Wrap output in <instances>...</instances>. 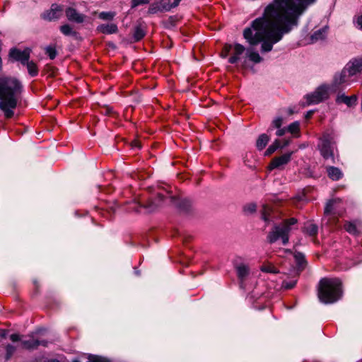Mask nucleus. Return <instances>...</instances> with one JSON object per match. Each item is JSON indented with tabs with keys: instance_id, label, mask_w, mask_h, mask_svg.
I'll list each match as a JSON object with an SVG mask.
<instances>
[{
	"instance_id": "f257e3e1",
	"label": "nucleus",
	"mask_w": 362,
	"mask_h": 362,
	"mask_svg": "<svg viewBox=\"0 0 362 362\" xmlns=\"http://www.w3.org/2000/svg\"><path fill=\"white\" fill-rule=\"evenodd\" d=\"M315 0H273L266 6L263 16L252 22L243 32L252 45L262 42L261 51L268 52L298 24V18Z\"/></svg>"
},
{
	"instance_id": "f03ea898",
	"label": "nucleus",
	"mask_w": 362,
	"mask_h": 362,
	"mask_svg": "<svg viewBox=\"0 0 362 362\" xmlns=\"http://www.w3.org/2000/svg\"><path fill=\"white\" fill-rule=\"evenodd\" d=\"M23 89L21 82L13 77L0 78V109L6 118L13 115L17 100Z\"/></svg>"
},
{
	"instance_id": "7ed1b4c3",
	"label": "nucleus",
	"mask_w": 362,
	"mask_h": 362,
	"mask_svg": "<svg viewBox=\"0 0 362 362\" xmlns=\"http://www.w3.org/2000/svg\"><path fill=\"white\" fill-rule=\"evenodd\" d=\"M341 282L339 279H322L319 283L318 298L325 304L333 303L341 296Z\"/></svg>"
},
{
	"instance_id": "20e7f679",
	"label": "nucleus",
	"mask_w": 362,
	"mask_h": 362,
	"mask_svg": "<svg viewBox=\"0 0 362 362\" xmlns=\"http://www.w3.org/2000/svg\"><path fill=\"white\" fill-rule=\"evenodd\" d=\"M297 220L294 218L284 221L279 225L275 226L271 232L268 234L267 238L270 243H273L281 239L284 245L288 242V233L291 230V226L296 224Z\"/></svg>"
},
{
	"instance_id": "39448f33",
	"label": "nucleus",
	"mask_w": 362,
	"mask_h": 362,
	"mask_svg": "<svg viewBox=\"0 0 362 362\" xmlns=\"http://www.w3.org/2000/svg\"><path fill=\"white\" fill-rule=\"evenodd\" d=\"M164 191L166 194L168 195V198H170V200H173V197L170 195L169 191L167 189H165ZM165 199H167V197L163 192H158L155 200L150 199L146 204H141L137 202H134L132 204L130 209L138 213H141L142 209H145L147 212H152L155 211L160 205V203Z\"/></svg>"
},
{
	"instance_id": "423d86ee",
	"label": "nucleus",
	"mask_w": 362,
	"mask_h": 362,
	"mask_svg": "<svg viewBox=\"0 0 362 362\" xmlns=\"http://www.w3.org/2000/svg\"><path fill=\"white\" fill-rule=\"evenodd\" d=\"M355 81H356V78H354L349 71L344 68L340 73H337L334 75L331 84L332 90L336 92L347 87Z\"/></svg>"
},
{
	"instance_id": "0eeeda50",
	"label": "nucleus",
	"mask_w": 362,
	"mask_h": 362,
	"mask_svg": "<svg viewBox=\"0 0 362 362\" xmlns=\"http://www.w3.org/2000/svg\"><path fill=\"white\" fill-rule=\"evenodd\" d=\"M334 135L331 132H326L320 138L318 148L321 155L325 159L333 158Z\"/></svg>"
},
{
	"instance_id": "6e6552de",
	"label": "nucleus",
	"mask_w": 362,
	"mask_h": 362,
	"mask_svg": "<svg viewBox=\"0 0 362 362\" xmlns=\"http://www.w3.org/2000/svg\"><path fill=\"white\" fill-rule=\"evenodd\" d=\"M245 49L240 44H226L221 53V56L223 58H226L229 54H231V57L228 59V62L230 64H235L240 59V56L243 54Z\"/></svg>"
},
{
	"instance_id": "1a4fd4ad",
	"label": "nucleus",
	"mask_w": 362,
	"mask_h": 362,
	"mask_svg": "<svg viewBox=\"0 0 362 362\" xmlns=\"http://www.w3.org/2000/svg\"><path fill=\"white\" fill-rule=\"evenodd\" d=\"M329 90L332 91L331 86H320L313 93L306 95L308 104H317L328 98Z\"/></svg>"
},
{
	"instance_id": "9d476101",
	"label": "nucleus",
	"mask_w": 362,
	"mask_h": 362,
	"mask_svg": "<svg viewBox=\"0 0 362 362\" xmlns=\"http://www.w3.org/2000/svg\"><path fill=\"white\" fill-rule=\"evenodd\" d=\"M329 90L332 91L331 86H320L313 93L306 95L308 104H317L328 98Z\"/></svg>"
},
{
	"instance_id": "9b49d317",
	"label": "nucleus",
	"mask_w": 362,
	"mask_h": 362,
	"mask_svg": "<svg viewBox=\"0 0 362 362\" xmlns=\"http://www.w3.org/2000/svg\"><path fill=\"white\" fill-rule=\"evenodd\" d=\"M31 50L29 48H25L21 50L18 48H12L9 52V57L14 61L20 62L23 65L29 60Z\"/></svg>"
},
{
	"instance_id": "f8f14e48",
	"label": "nucleus",
	"mask_w": 362,
	"mask_h": 362,
	"mask_svg": "<svg viewBox=\"0 0 362 362\" xmlns=\"http://www.w3.org/2000/svg\"><path fill=\"white\" fill-rule=\"evenodd\" d=\"M62 6L56 4L52 5L49 10L45 11L42 17L45 20L54 21L59 19L62 15Z\"/></svg>"
},
{
	"instance_id": "ddd939ff",
	"label": "nucleus",
	"mask_w": 362,
	"mask_h": 362,
	"mask_svg": "<svg viewBox=\"0 0 362 362\" xmlns=\"http://www.w3.org/2000/svg\"><path fill=\"white\" fill-rule=\"evenodd\" d=\"M293 153V151L288 152L280 156L274 158L269 164L270 170L279 168L286 165L291 160Z\"/></svg>"
},
{
	"instance_id": "4468645a",
	"label": "nucleus",
	"mask_w": 362,
	"mask_h": 362,
	"mask_svg": "<svg viewBox=\"0 0 362 362\" xmlns=\"http://www.w3.org/2000/svg\"><path fill=\"white\" fill-rule=\"evenodd\" d=\"M65 14L67 19L69 21L76 23H82L85 21L86 18V15L80 13L78 11H76V9L72 7H68L67 8H66Z\"/></svg>"
},
{
	"instance_id": "2eb2a0df",
	"label": "nucleus",
	"mask_w": 362,
	"mask_h": 362,
	"mask_svg": "<svg viewBox=\"0 0 362 362\" xmlns=\"http://www.w3.org/2000/svg\"><path fill=\"white\" fill-rule=\"evenodd\" d=\"M344 69L357 79V75L362 71V59H353L346 64Z\"/></svg>"
},
{
	"instance_id": "dca6fc26",
	"label": "nucleus",
	"mask_w": 362,
	"mask_h": 362,
	"mask_svg": "<svg viewBox=\"0 0 362 362\" xmlns=\"http://www.w3.org/2000/svg\"><path fill=\"white\" fill-rule=\"evenodd\" d=\"M23 348L26 349H33L37 348L39 345L46 346L47 342L44 341H39L34 338L33 336H30L28 339H23L21 341Z\"/></svg>"
},
{
	"instance_id": "f3484780",
	"label": "nucleus",
	"mask_w": 362,
	"mask_h": 362,
	"mask_svg": "<svg viewBox=\"0 0 362 362\" xmlns=\"http://www.w3.org/2000/svg\"><path fill=\"white\" fill-rule=\"evenodd\" d=\"M358 97L356 95L351 96H346L344 94H339L336 98V103L338 104L344 103L348 107H351L356 104Z\"/></svg>"
},
{
	"instance_id": "a211bd4d",
	"label": "nucleus",
	"mask_w": 362,
	"mask_h": 362,
	"mask_svg": "<svg viewBox=\"0 0 362 362\" xmlns=\"http://www.w3.org/2000/svg\"><path fill=\"white\" fill-rule=\"evenodd\" d=\"M235 269L238 279L240 280V284H242L243 281H245L247 276L249 275L250 269L247 265L241 263L235 266Z\"/></svg>"
},
{
	"instance_id": "6ab92c4d",
	"label": "nucleus",
	"mask_w": 362,
	"mask_h": 362,
	"mask_svg": "<svg viewBox=\"0 0 362 362\" xmlns=\"http://www.w3.org/2000/svg\"><path fill=\"white\" fill-rule=\"evenodd\" d=\"M97 30L103 34H113L118 30L117 25L115 23L101 24L98 26Z\"/></svg>"
},
{
	"instance_id": "aec40b11",
	"label": "nucleus",
	"mask_w": 362,
	"mask_h": 362,
	"mask_svg": "<svg viewBox=\"0 0 362 362\" xmlns=\"http://www.w3.org/2000/svg\"><path fill=\"white\" fill-rule=\"evenodd\" d=\"M341 203V200L339 199H332L329 201L325 209V214H339L337 211L338 205Z\"/></svg>"
},
{
	"instance_id": "412c9836",
	"label": "nucleus",
	"mask_w": 362,
	"mask_h": 362,
	"mask_svg": "<svg viewBox=\"0 0 362 362\" xmlns=\"http://www.w3.org/2000/svg\"><path fill=\"white\" fill-rule=\"evenodd\" d=\"M327 33V27L322 28L316 30L311 36L312 42H315L318 40H324Z\"/></svg>"
},
{
	"instance_id": "4be33fe9",
	"label": "nucleus",
	"mask_w": 362,
	"mask_h": 362,
	"mask_svg": "<svg viewBox=\"0 0 362 362\" xmlns=\"http://www.w3.org/2000/svg\"><path fill=\"white\" fill-rule=\"evenodd\" d=\"M60 32L65 36H71L76 37L78 35V33L74 30L73 27L69 24H64L59 28Z\"/></svg>"
},
{
	"instance_id": "5701e85b",
	"label": "nucleus",
	"mask_w": 362,
	"mask_h": 362,
	"mask_svg": "<svg viewBox=\"0 0 362 362\" xmlns=\"http://www.w3.org/2000/svg\"><path fill=\"white\" fill-rule=\"evenodd\" d=\"M303 230L310 236H315L317 233L318 227L313 222H307L304 226Z\"/></svg>"
},
{
	"instance_id": "b1692460",
	"label": "nucleus",
	"mask_w": 362,
	"mask_h": 362,
	"mask_svg": "<svg viewBox=\"0 0 362 362\" xmlns=\"http://www.w3.org/2000/svg\"><path fill=\"white\" fill-rule=\"evenodd\" d=\"M328 176L333 180H338L342 177L341 171L335 167L327 168Z\"/></svg>"
},
{
	"instance_id": "393cba45",
	"label": "nucleus",
	"mask_w": 362,
	"mask_h": 362,
	"mask_svg": "<svg viewBox=\"0 0 362 362\" xmlns=\"http://www.w3.org/2000/svg\"><path fill=\"white\" fill-rule=\"evenodd\" d=\"M269 141V136L266 134H261L256 142V146L258 150L261 151L265 148Z\"/></svg>"
},
{
	"instance_id": "a878e982",
	"label": "nucleus",
	"mask_w": 362,
	"mask_h": 362,
	"mask_svg": "<svg viewBox=\"0 0 362 362\" xmlns=\"http://www.w3.org/2000/svg\"><path fill=\"white\" fill-rule=\"evenodd\" d=\"M25 66H27L28 73L31 76L34 77L38 74V68L34 62H29L28 60L27 63H25Z\"/></svg>"
},
{
	"instance_id": "bb28decb",
	"label": "nucleus",
	"mask_w": 362,
	"mask_h": 362,
	"mask_svg": "<svg viewBox=\"0 0 362 362\" xmlns=\"http://www.w3.org/2000/svg\"><path fill=\"white\" fill-rule=\"evenodd\" d=\"M247 55L249 59L255 63H259L262 60L259 53L252 50V49L247 50Z\"/></svg>"
},
{
	"instance_id": "cd10ccee",
	"label": "nucleus",
	"mask_w": 362,
	"mask_h": 362,
	"mask_svg": "<svg viewBox=\"0 0 362 362\" xmlns=\"http://www.w3.org/2000/svg\"><path fill=\"white\" fill-rule=\"evenodd\" d=\"M260 269L263 272L270 274H276L279 272L277 268H276L272 263L269 262L263 264L261 266Z\"/></svg>"
},
{
	"instance_id": "c85d7f7f",
	"label": "nucleus",
	"mask_w": 362,
	"mask_h": 362,
	"mask_svg": "<svg viewBox=\"0 0 362 362\" xmlns=\"http://www.w3.org/2000/svg\"><path fill=\"white\" fill-rule=\"evenodd\" d=\"M281 148L280 141L276 139L272 144H271L266 150L264 155L269 156L274 153L278 148Z\"/></svg>"
},
{
	"instance_id": "c756f323",
	"label": "nucleus",
	"mask_w": 362,
	"mask_h": 362,
	"mask_svg": "<svg viewBox=\"0 0 362 362\" xmlns=\"http://www.w3.org/2000/svg\"><path fill=\"white\" fill-rule=\"evenodd\" d=\"M272 209L270 206H269L267 204L262 205V218L265 221L267 222L269 221V216L272 213Z\"/></svg>"
},
{
	"instance_id": "7c9ffc66",
	"label": "nucleus",
	"mask_w": 362,
	"mask_h": 362,
	"mask_svg": "<svg viewBox=\"0 0 362 362\" xmlns=\"http://www.w3.org/2000/svg\"><path fill=\"white\" fill-rule=\"evenodd\" d=\"M345 230L352 235H356L358 233L356 224L353 222H347L344 224Z\"/></svg>"
},
{
	"instance_id": "2f4dec72",
	"label": "nucleus",
	"mask_w": 362,
	"mask_h": 362,
	"mask_svg": "<svg viewBox=\"0 0 362 362\" xmlns=\"http://www.w3.org/2000/svg\"><path fill=\"white\" fill-rule=\"evenodd\" d=\"M287 131L293 134H296L299 132L300 123L298 122H294L288 125Z\"/></svg>"
},
{
	"instance_id": "473e14b6",
	"label": "nucleus",
	"mask_w": 362,
	"mask_h": 362,
	"mask_svg": "<svg viewBox=\"0 0 362 362\" xmlns=\"http://www.w3.org/2000/svg\"><path fill=\"white\" fill-rule=\"evenodd\" d=\"M158 3L161 11H169L174 7L173 4H170V0H160Z\"/></svg>"
},
{
	"instance_id": "72a5a7b5",
	"label": "nucleus",
	"mask_w": 362,
	"mask_h": 362,
	"mask_svg": "<svg viewBox=\"0 0 362 362\" xmlns=\"http://www.w3.org/2000/svg\"><path fill=\"white\" fill-rule=\"evenodd\" d=\"M15 351L16 347L14 346L11 344H7L6 346V360L10 359Z\"/></svg>"
},
{
	"instance_id": "f704fd0d",
	"label": "nucleus",
	"mask_w": 362,
	"mask_h": 362,
	"mask_svg": "<svg viewBox=\"0 0 362 362\" xmlns=\"http://www.w3.org/2000/svg\"><path fill=\"white\" fill-rule=\"evenodd\" d=\"M115 16V13L109 12H101L99 13V18L102 20H112Z\"/></svg>"
},
{
	"instance_id": "c9c22d12",
	"label": "nucleus",
	"mask_w": 362,
	"mask_h": 362,
	"mask_svg": "<svg viewBox=\"0 0 362 362\" xmlns=\"http://www.w3.org/2000/svg\"><path fill=\"white\" fill-rule=\"evenodd\" d=\"M294 257L299 267H303L305 263L304 255L302 253L298 252L295 254Z\"/></svg>"
},
{
	"instance_id": "e433bc0d",
	"label": "nucleus",
	"mask_w": 362,
	"mask_h": 362,
	"mask_svg": "<svg viewBox=\"0 0 362 362\" xmlns=\"http://www.w3.org/2000/svg\"><path fill=\"white\" fill-rule=\"evenodd\" d=\"M45 52L51 59H54L57 56L56 49L51 46L46 47Z\"/></svg>"
},
{
	"instance_id": "4c0bfd02",
	"label": "nucleus",
	"mask_w": 362,
	"mask_h": 362,
	"mask_svg": "<svg viewBox=\"0 0 362 362\" xmlns=\"http://www.w3.org/2000/svg\"><path fill=\"white\" fill-rule=\"evenodd\" d=\"M148 11L149 13L153 14V13H157L158 11H162L160 9L159 3L157 2V3H155V4H152L149 6Z\"/></svg>"
},
{
	"instance_id": "58836bf2",
	"label": "nucleus",
	"mask_w": 362,
	"mask_h": 362,
	"mask_svg": "<svg viewBox=\"0 0 362 362\" xmlns=\"http://www.w3.org/2000/svg\"><path fill=\"white\" fill-rule=\"evenodd\" d=\"M144 36V33L143 30L140 28H137L134 34V37L136 40V41L140 40Z\"/></svg>"
},
{
	"instance_id": "ea45409f",
	"label": "nucleus",
	"mask_w": 362,
	"mask_h": 362,
	"mask_svg": "<svg viewBox=\"0 0 362 362\" xmlns=\"http://www.w3.org/2000/svg\"><path fill=\"white\" fill-rule=\"evenodd\" d=\"M256 204L254 203H250L245 206L244 211L246 213L252 214L256 211Z\"/></svg>"
},
{
	"instance_id": "a19ab883",
	"label": "nucleus",
	"mask_w": 362,
	"mask_h": 362,
	"mask_svg": "<svg viewBox=\"0 0 362 362\" xmlns=\"http://www.w3.org/2000/svg\"><path fill=\"white\" fill-rule=\"evenodd\" d=\"M296 284V281L293 280L290 281H284L282 283V287L285 289H291L295 286Z\"/></svg>"
},
{
	"instance_id": "79ce46f5",
	"label": "nucleus",
	"mask_w": 362,
	"mask_h": 362,
	"mask_svg": "<svg viewBox=\"0 0 362 362\" xmlns=\"http://www.w3.org/2000/svg\"><path fill=\"white\" fill-rule=\"evenodd\" d=\"M132 8L137 7L139 5L147 4L149 3L148 0H132Z\"/></svg>"
},
{
	"instance_id": "37998d69",
	"label": "nucleus",
	"mask_w": 362,
	"mask_h": 362,
	"mask_svg": "<svg viewBox=\"0 0 362 362\" xmlns=\"http://www.w3.org/2000/svg\"><path fill=\"white\" fill-rule=\"evenodd\" d=\"M88 362H110V361L105 358L98 356H94L90 357Z\"/></svg>"
},
{
	"instance_id": "c03bdc74",
	"label": "nucleus",
	"mask_w": 362,
	"mask_h": 362,
	"mask_svg": "<svg viewBox=\"0 0 362 362\" xmlns=\"http://www.w3.org/2000/svg\"><path fill=\"white\" fill-rule=\"evenodd\" d=\"M283 123V118L278 117L275 118L272 122V126L275 128H280Z\"/></svg>"
},
{
	"instance_id": "a18cd8bd",
	"label": "nucleus",
	"mask_w": 362,
	"mask_h": 362,
	"mask_svg": "<svg viewBox=\"0 0 362 362\" xmlns=\"http://www.w3.org/2000/svg\"><path fill=\"white\" fill-rule=\"evenodd\" d=\"M355 23L356 27L362 30V15L357 17Z\"/></svg>"
},
{
	"instance_id": "49530a36",
	"label": "nucleus",
	"mask_w": 362,
	"mask_h": 362,
	"mask_svg": "<svg viewBox=\"0 0 362 362\" xmlns=\"http://www.w3.org/2000/svg\"><path fill=\"white\" fill-rule=\"evenodd\" d=\"M10 339L13 342L18 341L21 340V336L18 334H13L10 336Z\"/></svg>"
},
{
	"instance_id": "de8ad7c7",
	"label": "nucleus",
	"mask_w": 362,
	"mask_h": 362,
	"mask_svg": "<svg viewBox=\"0 0 362 362\" xmlns=\"http://www.w3.org/2000/svg\"><path fill=\"white\" fill-rule=\"evenodd\" d=\"M278 129H278V130L276 131V134L278 136H283V135L285 134L286 131L287 130V129H284V128H283V129L278 128Z\"/></svg>"
},
{
	"instance_id": "09e8293b",
	"label": "nucleus",
	"mask_w": 362,
	"mask_h": 362,
	"mask_svg": "<svg viewBox=\"0 0 362 362\" xmlns=\"http://www.w3.org/2000/svg\"><path fill=\"white\" fill-rule=\"evenodd\" d=\"M8 331L4 329L0 328V339L1 338H5L7 335Z\"/></svg>"
},
{
	"instance_id": "8fccbe9b",
	"label": "nucleus",
	"mask_w": 362,
	"mask_h": 362,
	"mask_svg": "<svg viewBox=\"0 0 362 362\" xmlns=\"http://www.w3.org/2000/svg\"><path fill=\"white\" fill-rule=\"evenodd\" d=\"M181 0H173V5L174 7H176L180 2Z\"/></svg>"
},
{
	"instance_id": "3c124183",
	"label": "nucleus",
	"mask_w": 362,
	"mask_h": 362,
	"mask_svg": "<svg viewBox=\"0 0 362 362\" xmlns=\"http://www.w3.org/2000/svg\"><path fill=\"white\" fill-rule=\"evenodd\" d=\"M313 113V111H309V112H307V114H306V115H305L306 119L310 118V117L312 116Z\"/></svg>"
},
{
	"instance_id": "603ef678",
	"label": "nucleus",
	"mask_w": 362,
	"mask_h": 362,
	"mask_svg": "<svg viewBox=\"0 0 362 362\" xmlns=\"http://www.w3.org/2000/svg\"><path fill=\"white\" fill-rule=\"evenodd\" d=\"M288 144H289V141H286L284 142V145L281 146V148H284V147L286 146L287 145H288Z\"/></svg>"
},
{
	"instance_id": "864d4df0",
	"label": "nucleus",
	"mask_w": 362,
	"mask_h": 362,
	"mask_svg": "<svg viewBox=\"0 0 362 362\" xmlns=\"http://www.w3.org/2000/svg\"><path fill=\"white\" fill-rule=\"evenodd\" d=\"M1 67H2V61H1V58L0 57V70L1 69Z\"/></svg>"
},
{
	"instance_id": "5fc2aeb1",
	"label": "nucleus",
	"mask_w": 362,
	"mask_h": 362,
	"mask_svg": "<svg viewBox=\"0 0 362 362\" xmlns=\"http://www.w3.org/2000/svg\"><path fill=\"white\" fill-rule=\"evenodd\" d=\"M47 362H59L58 360H50Z\"/></svg>"
},
{
	"instance_id": "6e6d98bb",
	"label": "nucleus",
	"mask_w": 362,
	"mask_h": 362,
	"mask_svg": "<svg viewBox=\"0 0 362 362\" xmlns=\"http://www.w3.org/2000/svg\"><path fill=\"white\" fill-rule=\"evenodd\" d=\"M72 362H81L78 359H74Z\"/></svg>"
}]
</instances>
